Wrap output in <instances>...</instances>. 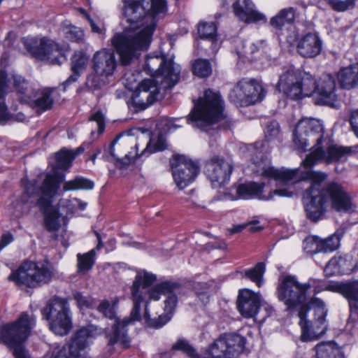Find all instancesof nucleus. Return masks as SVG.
Returning a JSON list of instances; mask_svg holds the SVG:
<instances>
[{
	"label": "nucleus",
	"instance_id": "nucleus-1",
	"mask_svg": "<svg viewBox=\"0 0 358 358\" xmlns=\"http://www.w3.org/2000/svg\"><path fill=\"white\" fill-rule=\"evenodd\" d=\"M157 281L156 275L141 271L136 275L131 287V299L133 307L130 317L117 320L113 333L109 335L110 343H119L123 348L130 346L127 326L141 319V304H144V319L150 327L159 329L171 318L176 308L178 298L173 292L180 285L171 281L158 283L148 288Z\"/></svg>",
	"mask_w": 358,
	"mask_h": 358
},
{
	"label": "nucleus",
	"instance_id": "nucleus-2",
	"mask_svg": "<svg viewBox=\"0 0 358 358\" xmlns=\"http://www.w3.org/2000/svg\"><path fill=\"white\" fill-rule=\"evenodd\" d=\"M258 166L256 172L260 175L273 178L283 183L292 180H310V187L307 192L310 196V200L304 204V209L308 219L317 222L322 219L327 210L329 205L332 209L340 213H350L355 207L352 199L344 187L338 182H330L322 188L319 189L320 184L324 181L327 175L321 171L306 169L301 171L299 169H287L285 168L275 169L269 166V162L266 159L259 161L255 159Z\"/></svg>",
	"mask_w": 358,
	"mask_h": 358
},
{
	"label": "nucleus",
	"instance_id": "nucleus-3",
	"mask_svg": "<svg viewBox=\"0 0 358 358\" xmlns=\"http://www.w3.org/2000/svg\"><path fill=\"white\" fill-rule=\"evenodd\" d=\"M293 141L295 146L302 151H305L311 143H314L310 152L301 162L305 169H311L320 162L329 164L345 161L352 152L351 147L334 144L325 138L323 124L314 118H303L297 123Z\"/></svg>",
	"mask_w": 358,
	"mask_h": 358
},
{
	"label": "nucleus",
	"instance_id": "nucleus-4",
	"mask_svg": "<svg viewBox=\"0 0 358 358\" xmlns=\"http://www.w3.org/2000/svg\"><path fill=\"white\" fill-rule=\"evenodd\" d=\"M144 70L155 79H144L138 86V91L133 98V105L136 110L145 109L157 99L162 88L174 86L180 77V69L171 59H166L163 55L147 57Z\"/></svg>",
	"mask_w": 358,
	"mask_h": 358
},
{
	"label": "nucleus",
	"instance_id": "nucleus-5",
	"mask_svg": "<svg viewBox=\"0 0 358 358\" xmlns=\"http://www.w3.org/2000/svg\"><path fill=\"white\" fill-rule=\"evenodd\" d=\"M23 192L20 196L22 203H33L36 195L38 198L36 206L44 215V224L48 231H56L62 224H66V215L59 209L52 208L53 199L59 189L61 180H57L53 175H48L38 188L36 180L22 179Z\"/></svg>",
	"mask_w": 358,
	"mask_h": 358
},
{
	"label": "nucleus",
	"instance_id": "nucleus-6",
	"mask_svg": "<svg viewBox=\"0 0 358 358\" xmlns=\"http://www.w3.org/2000/svg\"><path fill=\"white\" fill-rule=\"evenodd\" d=\"M123 15L129 24L124 28L122 31L116 32L110 38V43L116 53L119 56V62L121 65L127 66L131 65L137 60L142 52L148 49L150 45H145L133 54L131 51V42H120L116 39L118 34H123L126 30H134L144 29L147 25L145 19L146 13L143 8V0L141 2L137 0H123Z\"/></svg>",
	"mask_w": 358,
	"mask_h": 358
},
{
	"label": "nucleus",
	"instance_id": "nucleus-7",
	"mask_svg": "<svg viewBox=\"0 0 358 358\" xmlns=\"http://www.w3.org/2000/svg\"><path fill=\"white\" fill-rule=\"evenodd\" d=\"M143 3L147 16L145 28L126 30L116 36V39L121 43L126 41L132 43L131 52L133 54L143 47L150 45L158 20L164 17L168 10L166 0H143Z\"/></svg>",
	"mask_w": 358,
	"mask_h": 358
},
{
	"label": "nucleus",
	"instance_id": "nucleus-8",
	"mask_svg": "<svg viewBox=\"0 0 358 358\" xmlns=\"http://www.w3.org/2000/svg\"><path fill=\"white\" fill-rule=\"evenodd\" d=\"M224 102L219 93L211 90L205 91L188 116V122H194L196 127L208 132L211 126L224 117Z\"/></svg>",
	"mask_w": 358,
	"mask_h": 358
},
{
	"label": "nucleus",
	"instance_id": "nucleus-9",
	"mask_svg": "<svg viewBox=\"0 0 358 358\" xmlns=\"http://www.w3.org/2000/svg\"><path fill=\"white\" fill-rule=\"evenodd\" d=\"M36 320L33 313L23 312L18 319L3 325L1 330L2 341L13 351L15 358H31L23 343L28 338Z\"/></svg>",
	"mask_w": 358,
	"mask_h": 358
},
{
	"label": "nucleus",
	"instance_id": "nucleus-10",
	"mask_svg": "<svg viewBox=\"0 0 358 358\" xmlns=\"http://www.w3.org/2000/svg\"><path fill=\"white\" fill-rule=\"evenodd\" d=\"M317 81L308 72H301L290 68L283 72L276 84L279 92H282L292 99H300L315 94Z\"/></svg>",
	"mask_w": 358,
	"mask_h": 358
},
{
	"label": "nucleus",
	"instance_id": "nucleus-11",
	"mask_svg": "<svg viewBox=\"0 0 358 358\" xmlns=\"http://www.w3.org/2000/svg\"><path fill=\"white\" fill-rule=\"evenodd\" d=\"M258 158L259 161L261 162L262 159H267L269 162V166H271L270 159L262 153V151L257 150L256 151L255 155L252 157V162L254 164V167L252 170L254 173L259 176H262L266 177V176H262L257 173L255 171L258 169L257 164L255 162V159ZM271 179H273L275 182V188L272 187L271 182L269 181L267 183H262L258 184L255 182H250L248 183H243L239 185L236 188V194L238 197L240 199H250L253 197H256L259 199L262 200H271L274 198V196H284V197H291L293 195V192L289 191L287 188H280L278 187V182L283 183L280 180H275L273 178L268 177Z\"/></svg>",
	"mask_w": 358,
	"mask_h": 358
},
{
	"label": "nucleus",
	"instance_id": "nucleus-12",
	"mask_svg": "<svg viewBox=\"0 0 358 358\" xmlns=\"http://www.w3.org/2000/svg\"><path fill=\"white\" fill-rule=\"evenodd\" d=\"M41 313L49 321V328L55 334L64 336L71 331L72 313L67 298L54 296L41 310Z\"/></svg>",
	"mask_w": 358,
	"mask_h": 358
},
{
	"label": "nucleus",
	"instance_id": "nucleus-13",
	"mask_svg": "<svg viewBox=\"0 0 358 358\" xmlns=\"http://www.w3.org/2000/svg\"><path fill=\"white\" fill-rule=\"evenodd\" d=\"M312 285L308 282L301 283L294 275H281L278 278L277 296L287 309L294 308L303 304L307 299L308 291Z\"/></svg>",
	"mask_w": 358,
	"mask_h": 358
},
{
	"label": "nucleus",
	"instance_id": "nucleus-14",
	"mask_svg": "<svg viewBox=\"0 0 358 358\" xmlns=\"http://www.w3.org/2000/svg\"><path fill=\"white\" fill-rule=\"evenodd\" d=\"M94 325H88L78 330L69 344L55 348L50 358H85V349L98 335Z\"/></svg>",
	"mask_w": 358,
	"mask_h": 358
},
{
	"label": "nucleus",
	"instance_id": "nucleus-15",
	"mask_svg": "<svg viewBox=\"0 0 358 358\" xmlns=\"http://www.w3.org/2000/svg\"><path fill=\"white\" fill-rule=\"evenodd\" d=\"M265 96L262 85L254 79H242L229 94V100L241 106L261 101Z\"/></svg>",
	"mask_w": 358,
	"mask_h": 358
},
{
	"label": "nucleus",
	"instance_id": "nucleus-16",
	"mask_svg": "<svg viewBox=\"0 0 358 358\" xmlns=\"http://www.w3.org/2000/svg\"><path fill=\"white\" fill-rule=\"evenodd\" d=\"M171 165L174 181L180 189L189 185L199 171L197 164L183 155L174 156Z\"/></svg>",
	"mask_w": 358,
	"mask_h": 358
},
{
	"label": "nucleus",
	"instance_id": "nucleus-17",
	"mask_svg": "<svg viewBox=\"0 0 358 358\" xmlns=\"http://www.w3.org/2000/svg\"><path fill=\"white\" fill-rule=\"evenodd\" d=\"M308 309L306 307H300L298 315L300 318L299 325L301 328V340L310 341L322 336L327 331L328 324L327 316H314L312 321L306 320Z\"/></svg>",
	"mask_w": 358,
	"mask_h": 358
},
{
	"label": "nucleus",
	"instance_id": "nucleus-18",
	"mask_svg": "<svg viewBox=\"0 0 358 358\" xmlns=\"http://www.w3.org/2000/svg\"><path fill=\"white\" fill-rule=\"evenodd\" d=\"M231 162L218 156L213 157L206 164V173L214 187H220L227 183L232 173Z\"/></svg>",
	"mask_w": 358,
	"mask_h": 358
},
{
	"label": "nucleus",
	"instance_id": "nucleus-19",
	"mask_svg": "<svg viewBox=\"0 0 358 358\" xmlns=\"http://www.w3.org/2000/svg\"><path fill=\"white\" fill-rule=\"evenodd\" d=\"M326 289L338 292L348 300L350 313L348 324H354L358 320V280L331 283Z\"/></svg>",
	"mask_w": 358,
	"mask_h": 358
},
{
	"label": "nucleus",
	"instance_id": "nucleus-20",
	"mask_svg": "<svg viewBox=\"0 0 358 358\" xmlns=\"http://www.w3.org/2000/svg\"><path fill=\"white\" fill-rule=\"evenodd\" d=\"M53 275L51 270H13L8 279L18 286L35 287L50 282Z\"/></svg>",
	"mask_w": 358,
	"mask_h": 358
},
{
	"label": "nucleus",
	"instance_id": "nucleus-21",
	"mask_svg": "<svg viewBox=\"0 0 358 358\" xmlns=\"http://www.w3.org/2000/svg\"><path fill=\"white\" fill-rule=\"evenodd\" d=\"M31 52L37 59L48 61L52 64H61L66 60L62 48L53 41L43 38L31 49Z\"/></svg>",
	"mask_w": 358,
	"mask_h": 358
},
{
	"label": "nucleus",
	"instance_id": "nucleus-22",
	"mask_svg": "<svg viewBox=\"0 0 358 358\" xmlns=\"http://www.w3.org/2000/svg\"><path fill=\"white\" fill-rule=\"evenodd\" d=\"M116 66L117 62L113 50L105 48L94 53L92 58V69L96 73L108 77L113 73Z\"/></svg>",
	"mask_w": 358,
	"mask_h": 358
},
{
	"label": "nucleus",
	"instance_id": "nucleus-23",
	"mask_svg": "<svg viewBox=\"0 0 358 358\" xmlns=\"http://www.w3.org/2000/svg\"><path fill=\"white\" fill-rule=\"evenodd\" d=\"M259 305L260 297L257 294L248 289L239 292L237 307L243 317H254L258 312Z\"/></svg>",
	"mask_w": 358,
	"mask_h": 358
},
{
	"label": "nucleus",
	"instance_id": "nucleus-24",
	"mask_svg": "<svg viewBox=\"0 0 358 358\" xmlns=\"http://www.w3.org/2000/svg\"><path fill=\"white\" fill-rule=\"evenodd\" d=\"M296 50L303 57H315L321 52L322 41L316 34H306L299 40Z\"/></svg>",
	"mask_w": 358,
	"mask_h": 358
},
{
	"label": "nucleus",
	"instance_id": "nucleus-25",
	"mask_svg": "<svg viewBox=\"0 0 358 358\" xmlns=\"http://www.w3.org/2000/svg\"><path fill=\"white\" fill-rule=\"evenodd\" d=\"M233 9L236 16L246 23L257 22L264 18L263 14L255 9L250 0H237L233 4Z\"/></svg>",
	"mask_w": 358,
	"mask_h": 358
},
{
	"label": "nucleus",
	"instance_id": "nucleus-26",
	"mask_svg": "<svg viewBox=\"0 0 358 358\" xmlns=\"http://www.w3.org/2000/svg\"><path fill=\"white\" fill-rule=\"evenodd\" d=\"M336 83L334 77L329 74L323 75L317 81L315 94L320 96V102L322 104H332L336 99Z\"/></svg>",
	"mask_w": 358,
	"mask_h": 358
},
{
	"label": "nucleus",
	"instance_id": "nucleus-27",
	"mask_svg": "<svg viewBox=\"0 0 358 358\" xmlns=\"http://www.w3.org/2000/svg\"><path fill=\"white\" fill-rule=\"evenodd\" d=\"M245 344V338L238 334H224L217 339V345L225 347L229 358L243 352Z\"/></svg>",
	"mask_w": 358,
	"mask_h": 358
},
{
	"label": "nucleus",
	"instance_id": "nucleus-28",
	"mask_svg": "<svg viewBox=\"0 0 358 358\" xmlns=\"http://www.w3.org/2000/svg\"><path fill=\"white\" fill-rule=\"evenodd\" d=\"M337 80L341 88L343 90L358 88V66L351 64L341 68L337 73Z\"/></svg>",
	"mask_w": 358,
	"mask_h": 358
},
{
	"label": "nucleus",
	"instance_id": "nucleus-29",
	"mask_svg": "<svg viewBox=\"0 0 358 358\" xmlns=\"http://www.w3.org/2000/svg\"><path fill=\"white\" fill-rule=\"evenodd\" d=\"M76 155L73 154L72 150H69L66 148H62L60 150L59 152H57L55 154V159L57 161V164L53 168V173H51V175L55 176V177L57 180H61L60 183L64 180V175H59L57 173L58 169H68L71 167L73 160L75 159ZM50 173H48L45 177L48 175H50Z\"/></svg>",
	"mask_w": 358,
	"mask_h": 358
},
{
	"label": "nucleus",
	"instance_id": "nucleus-30",
	"mask_svg": "<svg viewBox=\"0 0 358 358\" xmlns=\"http://www.w3.org/2000/svg\"><path fill=\"white\" fill-rule=\"evenodd\" d=\"M119 303V299L117 298L114 299L112 302H109L108 300H102L98 307L97 310L103 315L104 317L113 320L115 319V323L113 325L112 330L110 332L107 333L106 336L108 340V344L110 345H114L115 344H119L122 348H124L119 343H110V338L109 335L113 333L114 327L115 326L116 322L117 320H121V319L116 318V308L117 306V304ZM130 317V315L129 317H127V318ZM126 319V317L122 319V320Z\"/></svg>",
	"mask_w": 358,
	"mask_h": 358
},
{
	"label": "nucleus",
	"instance_id": "nucleus-31",
	"mask_svg": "<svg viewBox=\"0 0 358 358\" xmlns=\"http://www.w3.org/2000/svg\"><path fill=\"white\" fill-rule=\"evenodd\" d=\"M316 358H343L338 346L332 342H324L317 344L315 348Z\"/></svg>",
	"mask_w": 358,
	"mask_h": 358
},
{
	"label": "nucleus",
	"instance_id": "nucleus-32",
	"mask_svg": "<svg viewBox=\"0 0 358 358\" xmlns=\"http://www.w3.org/2000/svg\"><path fill=\"white\" fill-rule=\"evenodd\" d=\"M295 17V9L292 7L282 9L275 16L270 20L273 27L280 29L286 24H291Z\"/></svg>",
	"mask_w": 358,
	"mask_h": 358
},
{
	"label": "nucleus",
	"instance_id": "nucleus-33",
	"mask_svg": "<svg viewBox=\"0 0 358 358\" xmlns=\"http://www.w3.org/2000/svg\"><path fill=\"white\" fill-rule=\"evenodd\" d=\"M51 92L52 90L48 88L38 92V96L34 100V107L37 110L43 112L52 108L53 99L51 97Z\"/></svg>",
	"mask_w": 358,
	"mask_h": 358
},
{
	"label": "nucleus",
	"instance_id": "nucleus-34",
	"mask_svg": "<svg viewBox=\"0 0 358 358\" xmlns=\"http://www.w3.org/2000/svg\"><path fill=\"white\" fill-rule=\"evenodd\" d=\"M94 182L83 177H76L74 179L65 182L63 185V190L73 191L78 189H92Z\"/></svg>",
	"mask_w": 358,
	"mask_h": 358
},
{
	"label": "nucleus",
	"instance_id": "nucleus-35",
	"mask_svg": "<svg viewBox=\"0 0 358 358\" xmlns=\"http://www.w3.org/2000/svg\"><path fill=\"white\" fill-rule=\"evenodd\" d=\"M301 307H306L308 312L313 310L314 316L324 317L328 313L325 303L317 297H312L307 304H303Z\"/></svg>",
	"mask_w": 358,
	"mask_h": 358
},
{
	"label": "nucleus",
	"instance_id": "nucleus-36",
	"mask_svg": "<svg viewBox=\"0 0 358 358\" xmlns=\"http://www.w3.org/2000/svg\"><path fill=\"white\" fill-rule=\"evenodd\" d=\"M201 38L215 41L217 38V27L214 22H201L198 26Z\"/></svg>",
	"mask_w": 358,
	"mask_h": 358
},
{
	"label": "nucleus",
	"instance_id": "nucleus-37",
	"mask_svg": "<svg viewBox=\"0 0 358 358\" xmlns=\"http://www.w3.org/2000/svg\"><path fill=\"white\" fill-rule=\"evenodd\" d=\"M352 262V257L348 255L337 254L327 264L326 268H342L348 267Z\"/></svg>",
	"mask_w": 358,
	"mask_h": 358
},
{
	"label": "nucleus",
	"instance_id": "nucleus-38",
	"mask_svg": "<svg viewBox=\"0 0 358 358\" xmlns=\"http://www.w3.org/2000/svg\"><path fill=\"white\" fill-rule=\"evenodd\" d=\"M89 58L86 54L83 52H77L71 58V71L72 72L83 71L87 64Z\"/></svg>",
	"mask_w": 358,
	"mask_h": 358
},
{
	"label": "nucleus",
	"instance_id": "nucleus-39",
	"mask_svg": "<svg viewBox=\"0 0 358 358\" xmlns=\"http://www.w3.org/2000/svg\"><path fill=\"white\" fill-rule=\"evenodd\" d=\"M211 66L208 60L199 59L193 64V73L194 75L201 77H208L211 74Z\"/></svg>",
	"mask_w": 358,
	"mask_h": 358
},
{
	"label": "nucleus",
	"instance_id": "nucleus-40",
	"mask_svg": "<svg viewBox=\"0 0 358 358\" xmlns=\"http://www.w3.org/2000/svg\"><path fill=\"white\" fill-rule=\"evenodd\" d=\"M303 250L306 253L315 254L322 252L321 238L316 236H309L303 243Z\"/></svg>",
	"mask_w": 358,
	"mask_h": 358
},
{
	"label": "nucleus",
	"instance_id": "nucleus-41",
	"mask_svg": "<svg viewBox=\"0 0 358 358\" xmlns=\"http://www.w3.org/2000/svg\"><path fill=\"white\" fill-rule=\"evenodd\" d=\"M96 252L95 250H91L83 255L78 254V268H91L95 262Z\"/></svg>",
	"mask_w": 358,
	"mask_h": 358
},
{
	"label": "nucleus",
	"instance_id": "nucleus-42",
	"mask_svg": "<svg viewBox=\"0 0 358 358\" xmlns=\"http://www.w3.org/2000/svg\"><path fill=\"white\" fill-rule=\"evenodd\" d=\"M341 235L335 233L326 239L321 238L322 252H327L336 250L340 245Z\"/></svg>",
	"mask_w": 358,
	"mask_h": 358
},
{
	"label": "nucleus",
	"instance_id": "nucleus-43",
	"mask_svg": "<svg viewBox=\"0 0 358 358\" xmlns=\"http://www.w3.org/2000/svg\"><path fill=\"white\" fill-rule=\"evenodd\" d=\"M73 298L76 301L77 306L80 310L85 308H92L94 303V299L90 296H84L82 292L74 291Z\"/></svg>",
	"mask_w": 358,
	"mask_h": 358
},
{
	"label": "nucleus",
	"instance_id": "nucleus-44",
	"mask_svg": "<svg viewBox=\"0 0 358 358\" xmlns=\"http://www.w3.org/2000/svg\"><path fill=\"white\" fill-rule=\"evenodd\" d=\"M180 350L185 353L189 358H200L194 349L185 339H179L171 348V351Z\"/></svg>",
	"mask_w": 358,
	"mask_h": 358
},
{
	"label": "nucleus",
	"instance_id": "nucleus-45",
	"mask_svg": "<svg viewBox=\"0 0 358 358\" xmlns=\"http://www.w3.org/2000/svg\"><path fill=\"white\" fill-rule=\"evenodd\" d=\"M103 75H99L98 73H92L87 78L85 85L87 87L92 90H96L101 87L106 83V78Z\"/></svg>",
	"mask_w": 358,
	"mask_h": 358
},
{
	"label": "nucleus",
	"instance_id": "nucleus-46",
	"mask_svg": "<svg viewBox=\"0 0 358 358\" xmlns=\"http://www.w3.org/2000/svg\"><path fill=\"white\" fill-rule=\"evenodd\" d=\"M329 5L338 12H343L352 8L358 0H326Z\"/></svg>",
	"mask_w": 358,
	"mask_h": 358
},
{
	"label": "nucleus",
	"instance_id": "nucleus-47",
	"mask_svg": "<svg viewBox=\"0 0 358 358\" xmlns=\"http://www.w3.org/2000/svg\"><path fill=\"white\" fill-rule=\"evenodd\" d=\"M204 358H229L225 347L217 345V340L209 347Z\"/></svg>",
	"mask_w": 358,
	"mask_h": 358
},
{
	"label": "nucleus",
	"instance_id": "nucleus-48",
	"mask_svg": "<svg viewBox=\"0 0 358 358\" xmlns=\"http://www.w3.org/2000/svg\"><path fill=\"white\" fill-rule=\"evenodd\" d=\"M280 125L278 122L275 120H272L266 125L264 131L265 138L268 141L278 138L280 136Z\"/></svg>",
	"mask_w": 358,
	"mask_h": 358
},
{
	"label": "nucleus",
	"instance_id": "nucleus-49",
	"mask_svg": "<svg viewBox=\"0 0 358 358\" xmlns=\"http://www.w3.org/2000/svg\"><path fill=\"white\" fill-rule=\"evenodd\" d=\"M264 270H245L244 276L255 282L258 287H261L264 283Z\"/></svg>",
	"mask_w": 358,
	"mask_h": 358
},
{
	"label": "nucleus",
	"instance_id": "nucleus-50",
	"mask_svg": "<svg viewBox=\"0 0 358 358\" xmlns=\"http://www.w3.org/2000/svg\"><path fill=\"white\" fill-rule=\"evenodd\" d=\"M13 85L19 94H27L29 91L28 83L20 76L14 75L13 76Z\"/></svg>",
	"mask_w": 358,
	"mask_h": 358
},
{
	"label": "nucleus",
	"instance_id": "nucleus-51",
	"mask_svg": "<svg viewBox=\"0 0 358 358\" xmlns=\"http://www.w3.org/2000/svg\"><path fill=\"white\" fill-rule=\"evenodd\" d=\"M73 202H75L73 199H61L59 201V208L65 209V214L64 215H66V218H67L69 214H72L75 209L76 204Z\"/></svg>",
	"mask_w": 358,
	"mask_h": 358
},
{
	"label": "nucleus",
	"instance_id": "nucleus-52",
	"mask_svg": "<svg viewBox=\"0 0 358 358\" xmlns=\"http://www.w3.org/2000/svg\"><path fill=\"white\" fill-rule=\"evenodd\" d=\"M89 120L96 122L99 133L103 131L105 128V117L100 110L92 113L89 117Z\"/></svg>",
	"mask_w": 358,
	"mask_h": 358
},
{
	"label": "nucleus",
	"instance_id": "nucleus-53",
	"mask_svg": "<svg viewBox=\"0 0 358 358\" xmlns=\"http://www.w3.org/2000/svg\"><path fill=\"white\" fill-rule=\"evenodd\" d=\"M66 35L70 41L75 42L81 41L84 36L83 31L76 27H70Z\"/></svg>",
	"mask_w": 358,
	"mask_h": 358
},
{
	"label": "nucleus",
	"instance_id": "nucleus-54",
	"mask_svg": "<svg viewBox=\"0 0 358 358\" xmlns=\"http://www.w3.org/2000/svg\"><path fill=\"white\" fill-rule=\"evenodd\" d=\"M8 87V75L6 71L0 70V99L6 94Z\"/></svg>",
	"mask_w": 358,
	"mask_h": 358
},
{
	"label": "nucleus",
	"instance_id": "nucleus-55",
	"mask_svg": "<svg viewBox=\"0 0 358 358\" xmlns=\"http://www.w3.org/2000/svg\"><path fill=\"white\" fill-rule=\"evenodd\" d=\"M227 248V244L224 241L222 240H215L213 241L207 243L203 246V250L210 252L213 249H220L225 250Z\"/></svg>",
	"mask_w": 358,
	"mask_h": 358
},
{
	"label": "nucleus",
	"instance_id": "nucleus-56",
	"mask_svg": "<svg viewBox=\"0 0 358 358\" xmlns=\"http://www.w3.org/2000/svg\"><path fill=\"white\" fill-rule=\"evenodd\" d=\"M45 264H44L40 267L34 262L24 261L22 263L18 268H48V267L50 266V263L48 260H45Z\"/></svg>",
	"mask_w": 358,
	"mask_h": 358
},
{
	"label": "nucleus",
	"instance_id": "nucleus-57",
	"mask_svg": "<svg viewBox=\"0 0 358 358\" xmlns=\"http://www.w3.org/2000/svg\"><path fill=\"white\" fill-rule=\"evenodd\" d=\"M350 123L352 130L358 138V109L351 112Z\"/></svg>",
	"mask_w": 358,
	"mask_h": 358
},
{
	"label": "nucleus",
	"instance_id": "nucleus-58",
	"mask_svg": "<svg viewBox=\"0 0 358 358\" xmlns=\"http://www.w3.org/2000/svg\"><path fill=\"white\" fill-rule=\"evenodd\" d=\"M10 117L7 107L3 103H0V124H6Z\"/></svg>",
	"mask_w": 358,
	"mask_h": 358
},
{
	"label": "nucleus",
	"instance_id": "nucleus-59",
	"mask_svg": "<svg viewBox=\"0 0 358 358\" xmlns=\"http://www.w3.org/2000/svg\"><path fill=\"white\" fill-rule=\"evenodd\" d=\"M262 42H258L257 44L254 43H249L248 45H244V48L245 53L253 54L257 50H259L260 48L262 47Z\"/></svg>",
	"mask_w": 358,
	"mask_h": 358
},
{
	"label": "nucleus",
	"instance_id": "nucleus-60",
	"mask_svg": "<svg viewBox=\"0 0 358 358\" xmlns=\"http://www.w3.org/2000/svg\"><path fill=\"white\" fill-rule=\"evenodd\" d=\"M255 223H259V221L254 220V221H252L251 222H248V223H245V224H239V225L234 226V227L231 228V229H229V233L231 234H236V233H239L242 230L245 229L246 227L250 226V224H254Z\"/></svg>",
	"mask_w": 358,
	"mask_h": 358
},
{
	"label": "nucleus",
	"instance_id": "nucleus-61",
	"mask_svg": "<svg viewBox=\"0 0 358 358\" xmlns=\"http://www.w3.org/2000/svg\"><path fill=\"white\" fill-rule=\"evenodd\" d=\"M13 241V236L11 234L8 233L2 235L0 241V250L5 246L10 243Z\"/></svg>",
	"mask_w": 358,
	"mask_h": 358
},
{
	"label": "nucleus",
	"instance_id": "nucleus-62",
	"mask_svg": "<svg viewBox=\"0 0 358 358\" xmlns=\"http://www.w3.org/2000/svg\"><path fill=\"white\" fill-rule=\"evenodd\" d=\"M80 76V73L73 72V73L62 83L64 89L65 90L67 86H69L73 83H75Z\"/></svg>",
	"mask_w": 358,
	"mask_h": 358
},
{
	"label": "nucleus",
	"instance_id": "nucleus-63",
	"mask_svg": "<svg viewBox=\"0 0 358 358\" xmlns=\"http://www.w3.org/2000/svg\"><path fill=\"white\" fill-rule=\"evenodd\" d=\"M122 135L120 134L119 136H117L110 143L109 148H108V152L110 154V155L113 157V158H116V155L114 152L115 151V149H114V146L115 145V143L117 142V141L119 140V138H120Z\"/></svg>",
	"mask_w": 358,
	"mask_h": 358
},
{
	"label": "nucleus",
	"instance_id": "nucleus-64",
	"mask_svg": "<svg viewBox=\"0 0 358 358\" xmlns=\"http://www.w3.org/2000/svg\"><path fill=\"white\" fill-rule=\"evenodd\" d=\"M166 148L164 140L163 139L162 136L158 137L157 141L155 144V150H163Z\"/></svg>",
	"mask_w": 358,
	"mask_h": 358
}]
</instances>
